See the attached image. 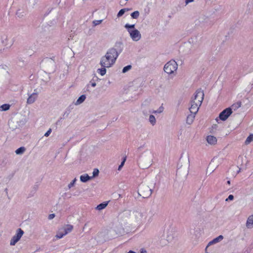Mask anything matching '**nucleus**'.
Instances as JSON below:
<instances>
[{"label": "nucleus", "mask_w": 253, "mask_h": 253, "mask_svg": "<svg viewBox=\"0 0 253 253\" xmlns=\"http://www.w3.org/2000/svg\"><path fill=\"white\" fill-rule=\"evenodd\" d=\"M80 179L82 182H86L92 179V177L89 176L87 174H85L81 175Z\"/></svg>", "instance_id": "nucleus-20"}, {"label": "nucleus", "mask_w": 253, "mask_h": 253, "mask_svg": "<svg viewBox=\"0 0 253 253\" xmlns=\"http://www.w3.org/2000/svg\"><path fill=\"white\" fill-rule=\"evenodd\" d=\"M62 228H63L65 232L66 233V235L72 231V230L73 229V226L72 225H70V224H67V225H66L65 226L62 227Z\"/></svg>", "instance_id": "nucleus-22"}, {"label": "nucleus", "mask_w": 253, "mask_h": 253, "mask_svg": "<svg viewBox=\"0 0 253 253\" xmlns=\"http://www.w3.org/2000/svg\"><path fill=\"white\" fill-rule=\"evenodd\" d=\"M172 239H173V236H172V235H171V236L168 237L167 241L168 242L171 241Z\"/></svg>", "instance_id": "nucleus-42"}, {"label": "nucleus", "mask_w": 253, "mask_h": 253, "mask_svg": "<svg viewBox=\"0 0 253 253\" xmlns=\"http://www.w3.org/2000/svg\"><path fill=\"white\" fill-rule=\"evenodd\" d=\"M208 247L207 246V248H206V250H205V251H206V253H208V252H207V248H208Z\"/></svg>", "instance_id": "nucleus-47"}, {"label": "nucleus", "mask_w": 253, "mask_h": 253, "mask_svg": "<svg viewBox=\"0 0 253 253\" xmlns=\"http://www.w3.org/2000/svg\"><path fill=\"white\" fill-rule=\"evenodd\" d=\"M218 166V165L217 162L214 160H212L207 169L206 172V175H211L217 168Z\"/></svg>", "instance_id": "nucleus-11"}, {"label": "nucleus", "mask_w": 253, "mask_h": 253, "mask_svg": "<svg viewBox=\"0 0 253 253\" xmlns=\"http://www.w3.org/2000/svg\"><path fill=\"white\" fill-rule=\"evenodd\" d=\"M65 235H66V233L65 232L63 228L61 227L57 231L55 237L57 239H61Z\"/></svg>", "instance_id": "nucleus-19"}, {"label": "nucleus", "mask_w": 253, "mask_h": 253, "mask_svg": "<svg viewBox=\"0 0 253 253\" xmlns=\"http://www.w3.org/2000/svg\"><path fill=\"white\" fill-rule=\"evenodd\" d=\"M153 163V154L149 151H145L142 153L138 159L137 164L141 169L149 168Z\"/></svg>", "instance_id": "nucleus-2"}, {"label": "nucleus", "mask_w": 253, "mask_h": 253, "mask_svg": "<svg viewBox=\"0 0 253 253\" xmlns=\"http://www.w3.org/2000/svg\"><path fill=\"white\" fill-rule=\"evenodd\" d=\"M85 98H86L85 95H81L78 99V100H77L75 104L76 105H79V104H81L82 103H83L84 101Z\"/></svg>", "instance_id": "nucleus-26"}, {"label": "nucleus", "mask_w": 253, "mask_h": 253, "mask_svg": "<svg viewBox=\"0 0 253 253\" xmlns=\"http://www.w3.org/2000/svg\"><path fill=\"white\" fill-rule=\"evenodd\" d=\"M129 36L134 42H138L141 38V35L140 32L138 30H129L128 31Z\"/></svg>", "instance_id": "nucleus-12"}, {"label": "nucleus", "mask_w": 253, "mask_h": 253, "mask_svg": "<svg viewBox=\"0 0 253 253\" xmlns=\"http://www.w3.org/2000/svg\"><path fill=\"white\" fill-rule=\"evenodd\" d=\"M24 151L25 148L24 147H20L16 150L15 153H16V154H20L23 153L24 152Z\"/></svg>", "instance_id": "nucleus-32"}, {"label": "nucleus", "mask_w": 253, "mask_h": 253, "mask_svg": "<svg viewBox=\"0 0 253 253\" xmlns=\"http://www.w3.org/2000/svg\"><path fill=\"white\" fill-rule=\"evenodd\" d=\"M151 218L146 212L126 211L119 213L112 232L116 237L133 233L138 230L142 222L149 221Z\"/></svg>", "instance_id": "nucleus-1"}, {"label": "nucleus", "mask_w": 253, "mask_h": 253, "mask_svg": "<svg viewBox=\"0 0 253 253\" xmlns=\"http://www.w3.org/2000/svg\"><path fill=\"white\" fill-rule=\"evenodd\" d=\"M76 181H77V178H75L70 183L68 184V188L70 189L71 188H72L73 187H74Z\"/></svg>", "instance_id": "nucleus-31"}, {"label": "nucleus", "mask_w": 253, "mask_h": 253, "mask_svg": "<svg viewBox=\"0 0 253 253\" xmlns=\"http://www.w3.org/2000/svg\"><path fill=\"white\" fill-rule=\"evenodd\" d=\"M223 236L222 235H219L217 237L214 238L212 241L210 242L208 244V247L209 246H211L212 244H216V243H217L220 242L221 241H222L223 240Z\"/></svg>", "instance_id": "nucleus-18"}, {"label": "nucleus", "mask_w": 253, "mask_h": 253, "mask_svg": "<svg viewBox=\"0 0 253 253\" xmlns=\"http://www.w3.org/2000/svg\"><path fill=\"white\" fill-rule=\"evenodd\" d=\"M139 15V12L138 11H135L131 14V16L132 18L137 19Z\"/></svg>", "instance_id": "nucleus-30"}, {"label": "nucleus", "mask_w": 253, "mask_h": 253, "mask_svg": "<svg viewBox=\"0 0 253 253\" xmlns=\"http://www.w3.org/2000/svg\"><path fill=\"white\" fill-rule=\"evenodd\" d=\"M189 157L188 155L185 154L180 159L177 174L181 176H186L189 172Z\"/></svg>", "instance_id": "nucleus-5"}, {"label": "nucleus", "mask_w": 253, "mask_h": 253, "mask_svg": "<svg viewBox=\"0 0 253 253\" xmlns=\"http://www.w3.org/2000/svg\"><path fill=\"white\" fill-rule=\"evenodd\" d=\"M204 93L203 91L201 89H199L196 91L194 96V98L192 99L191 101L202 104L204 99Z\"/></svg>", "instance_id": "nucleus-9"}, {"label": "nucleus", "mask_w": 253, "mask_h": 253, "mask_svg": "<svg viewBox=\"0 0 253 253\" xmlns=\"http://www.w3.org/2000/svg\"><path fill=\"white\" fill-rule=\"evenodd\" d=\"M131 67L130 65H128L127 66L125 67L123 69V73H125L127 71L130 69Z\"/></svg>", "instance_id": "nucleus-36"}, {"label": "nucleus", "mask_w": 253, "mask_h": 253, "mask_svg": "<svg viewBox=\"0 0 253 253\" xmlns=\"http://www.w3.org/2000/svg\"><path fill=\"white\" fill-rule=\"evenodd\" d=\"M51 131V129H49V130H48V131H47V132L44 134V136H48L50 134V133Z\"/></svg>", "instance_id": "nucleus-40"}, {"label": "nucleus", "mask_w": 253, "mask_h": 253, "mask_svg": "<svg viewBox=\"0 0 253 253\" xmlns=\"http://www.w3.org/2000/svg\"><path fill=\"white\" fill-rule=\"evenodd\" d=\"M91 85L92 86H95L96 85V83H92V84H91Z\"/></svg>", "instance_id": "nucleus-45"}, {"label": "nucleus", "mask_w": 253, "mask_h": 253, "mask_svg": "<svg viewBox=\"0 0 253 253\" xmlns=\"http://www.w3.org/2000/svg\"><path fill=\"white\" fill-rule=\"evenodd\" d=\"M10 105L8 104H4L0 106V112L6 111L10 108Z\"/></svg>", "instance_id": "nucleus-23"}, {"label": "nucleus", "mask_w": 253, "mask_h": 253, "mask_svg": "<svg viewBox=\"0 0 253 253\" xmlns=\"http://www.w3.org/2000/svg\"><path fill=\"white\" fill-rule=\"evenodd\" d=\"M155 185V183L152 180H148L142 182L139 185L138 190V194L143 198L150 196L152 194V190L154 188Z\"/></svg>", "instance_id": "nucleus-4"}, {"label": "nucleus", "mask_w": 253, "mask_h": 253, "mask_svg": "<svg viewBox=\"0 0 253 253\" xmlns=\"http://www.w3.org/2000/svg\"><path fill=\"white\" fill-rule=\"evenodd\" d=\"M38 95L36 93H34L30 95L27 100V103L28 104H32L34 103L36 98H37Z\"/></svg>", "instance_id": "nucleus-17"}, {"label": "nucleus", "mask_w": 253, "mask_h": 253, "mask_svg": "<svg viewBox=\"0 0 253 253\" xmlns=\"http://www.w3.org/2000/svg\"><path fill=\"white\" fill-rule=\"evenodd\" d=\"M253 142V134H251L245 141V144L248 145Z\"/></svg>", "instance_id": "nucleus-25"}, {"label": "nucleus", "mask_w": 253, "mask_h": 253, "mask_svg": "<svg viewBox=\"0 0 253 253\" xmlns=\"http://www.w3.org/2000/svg\"><path fill=\"white\" fill-rule=\"evenodd\" d=\"M54 62L51 58H46L42 61V66L47 72H51L54 70Z\"/></svg>", "instance_id": "nucleus-7"}, {"label": "nucleus", "mask_w": 253, "mask_h": 253, "mask_svg": "<svg viewBox=\"0 0 253 253\" xmlns=\"http://www.w3.org/2000/svg\"><path fill=\"white\" fill-rule=\"evenodd\" d=\"M193 1V0H186V3H188L189 2H192Z\"/></svg>", "instance_id": "nucleus-44"}, {"label": "nucleus", "mask_w": 253, "mask_h": 253, "mask_svg": "<svg viewBox=\"0 0 253 253\" xmlns=\"http://www.w3.org/2000/svg\"><path fill=\"white\" fill-rule=\"evenodd\" d=\"M246 226L248 229H251L253 227V215H251L248 217Z\"/></svg>", "instance_id": "nucleus-16"}, {"label": "nucleus", "mask_w": 253, "mask_h": 253, "mask_svg": "<svg viewBox=\"0 0 253 253\" xmlns=\"http://www.w3.org/2000/svg\"><path fill=\"white\" fill-rule=\"evenodd\" d=\"M1 42L4 47L9 48L13 44L14 40L12 38L4 35L1 37Z\"/></svg>", "instance_id": "nucleus-8"}, {"label": "nucleus", "mask_w": 253, "mask_h": 253, "mask_svg": "<svg viewBox=\"0 0 253 253\" xmlns=\"http://www.w3.org/2000/svg\"><path fill=\"white\" fill-rule=\"evenodd\" d=\"M102 22V20H94L93 21V24L94 26H96L101 24Z\"/></svg>", "instance_id": "nucleus-38"}, {"label": "nucleus", "mask_w": 253, "mask_h": 253, "mask_svg": "<svg viewBox=\"0 0 253 253\" xmlns=\"http://www.w3.org/2000/svg\"><path fill=\"white\" fill-rule=\"evenodd\" d=\"M232 113V109L230 108H227L219 114V118L222 121H225Z\"/></svg>", "instance_id": "nucleus-13"}, {"label": "nucleus", "mask_w": 253, "mask_h": 253, "mask_svg": "<svg viewBox=\"0 0 253 253\" xmlns=\"http://www.w3.org/2000/svg\"><path fill=\"white\" fill-rule=\"evenodd\" d=\"M163 111V107H161L159 108V109L157 110L153 111L152 113H161Z\"/></svg>", "instance_id": "nucleus-37"}, {"label": "nucleus", "mask_w": 253, "mask_h": 253, "mask_svg": "<svg viewBox=\"0 0 253 253\" xmlns=\"http://www.w3.org/2000/svg\"><path fill=\"white\" fill-rule=\"evenodd\" d=\"M98 174H99V170L97 169H93V171L92 172V176L91 177H92V178L95 177H96L98 175Z\"/></svg>", "instance_id": "nucleus-33"}, {"label": "nucleus", "mask_w": 253, "mask_h": 253, "mask_svg": "<svg viewBox=\"0 0 253 253\" xmlns=\"http://www.w3.org/2000/svg\"><path fill=\"white\" fill-rule=\"evenodd\" d=\"M125 27L127 30L128 32L129 30L130 31V30H136L135 28L134 24L130 25L129 24H126L125 26Z\"/></svg>", "instance_id": "nucleus-27"}, {"label": "nucleus", "mask_w": 253, "mask_h": 253, "mask_svg": "<svg viewBox=\"0 0 253 253\" xmlns=\"http://www.w3.org/2000/svg\"><path fill=\"white\" fill-rule=\"evenodd\" d=\"M234 198V196L232 195H230L228 196V198L226 200V201H227L228 200H232Z\"/></svg>", "instance_id": "nucleus-39"}, {"label": "nucleus", "mask_w": 253, "mask_h": 253, "mask_svg": "<svg viewBox=\"0 0 253 253\" xmlns=\"http://www.w3.org/2000/svg\"><path fill=\"white\" fill-rule=\"evenodd\" d=\"M177 69V64L174 60L168 62L164 66V71L169 74L173 73Z\"/></svg>", "instance_id": "nucleus-6"}, {"label": "nucleus", "mask_w": 253, "mask_h": 253, "mask_svg": "<svg viewBox=\"0 0 253 253\" xmlns=\"http://www.w3.org/2000/svg\"><path fill=\"white\" fill-rule=\"evenodd\" d=\"M23 234V231L21 229L18 228L16 231V234L11 239L10 245L14 246L20 240Z\"/></svg>", "instance_id": "nucleus-10"}, {"label": "nucleus", "mask_w": 253, "mask_h": 253, "mask_svg": "<svg viewBox=\"0 0 253 253\" xmlns=\"http://www.w3.org/2000/svg\"><path fill=\"white\" fill-rule=\"evenodd\" d=\"M107 205H108V202H104L103 203H101V204L98 205L96 207V209L98 211L102 210L105 209L107 207Z\"/></svg>", "instance_id": "nucleus-24"}, {"label": "nucleus", "mask_w": 253, "mask_h": 253, "mask_svg": "<svg viewBox=\"0 0 253 253\" xmlns=\"http://www.w3.org/2000/svg\"><path fill=\"white\" fill-rule=\"evenodd\" d=\"M196 114V113H190V114H189L187 117L186 122L187 124L190 125L193 122Z\"/></svg>", "instance_id": "nucleus-21"}, {"label": "nucleus", "mask_w": 253, "mask_h": 253, "mask_svg": "<svg viewBox=\"0 0 253 253\" xmlns=\"http://www.w3.org/2000/svg\"><path fill=\"white\" fill-rule=\"evenodd\" d=\"M201 104L191 101L189 111L191 113H196L198 112Z\"/></svg>", "instance_id": "nucleus-14"}, {"label": "nucleus", "mask_w": 253, "mask_h": 253, "mask_svg": "<svg viewBox=\"0 0 253 253\" xmlns=\"http://www.w3.org/2000/svg\"><path fill=\"white\" fill-rule=\"evenodd\" d=\"M126 11V9H121L119 12H118V14H117V16L118 17H120L121 16H122L124 13Z\"/></svg>", "instance_id": "nucleus-34"}, {"label": "nucleus", "mask_w": 253, "mask_h": 253, "mask_svg": "<svg viewBox=\"0 0 253 253\" xmlns=\"http://www.w3.org/2000/svg\"><path fill=\"white\" fill-rule=\"evenodd\" d=\"M206 140L209 144L211 145H215L217 143V138L213 135H208L206 137Z\"/></svg>", "instance_id": "nucleus-15"}, {"label": "nucleus", "mask_w": 253, "mask_h": 253, "mask_svg": "<svg viewBox=\"0 0 253 253\" xmlns=\"http://www.w3.org/2000/svg\"><path fill=\"white\" fill-rule=\"evenodd\" d=\"M149 121L152 126H154L156 123V120L154 116L153 115H150L149 118Z\"/></svg>", "instance_id": "nucleus-28"}, {"label": "nucleus", "mask_w": 253, "mask_h": 253, "mask_svg": "<svg viewBox=\"0 0 253 253\" xmlns=\"http://www.w3.org/2000/svg\"><path fill=\"white\" fill-rule=\"evenodd\" d=\"M55 217V214H50L49 215V216H48V218L49 219H53L54 217Z\"/></svg>", "instance_id": "nucleus-41"}, {"label": "nucleus", "mask_w": 253, "mask_h": 253, "mask_svg": "<svg viewBox=\"0 0 253 253\" xmlns=\"http://www.w3.org/2000/svg\"><path fill=\"white\" fill-rule=\"evenodd\" d=\"M69 51L70 52V54H71V55L72 56H73L74 55V53L72 51L71 49H69Z\"/></svg>", "instance_id": "nucleus-43"}, {"label": "nucleus", "mask_w": 253, "mask_h": 253, "mask_svg": "<svg viewBox=\"0 0 253 253\" xmlns=\"http://www.w3.org/2000/svg\"><path fill=\"white\" fill-rule=\"evenodd\" d=\"M227 183H228V184H230V181H227Z\"/></svg>", "instance_id": "nucleus-48"}, {"label": "nucleus", "mask_w": 253, "mask_h": 253, "mask_svg": "<svg viewBox=\"0 0 253 253\" xmlns=\"http://www.w3.org/2000/svg\"><path fill=\"white\" fill-rule=\"evenodd\" d=\"M127 253H136L132 251H129Z\"/></svg>", "instance_id": "nucleus-46"}, {"label": "nucleus", "mask_w": 253, "mask_h": 253, "mask_svg": "<svg viewBox=\"0 0 253 253\" xmlns=\"http://www.w3.org/2000/svg\"><path fill=\"white\" fill-rule=\"evenodd\" d=\"M126 161V157H124L123 161L122 162L121 165L118 167V170H121L122 167L124 166V164Z\"/></svg>", "instance_id": "nucleus-35"}, {"label": "nucleus", "mask_w": 253, "mask_h": 253, "mask_svg": "<svg viewBox=\"0 0 253 253\" xmlns=\"http://www.w3.org/2000/svg\"><path fill=\"white\" fill-rule=\"evenodd\" d=\"M106 67H102V68L101 69H98L97 70V71L101 75V76H103L106 73Z\"/></svg>", "instance_id": "nucleus-29"}, {"label": "nucleus", "mask_w": 253, "mask_h": 253, "mask_svg": "<svg viewBox=\"0 0 253 253\" xmlns=\"http://www.w3.org/2000/svg\"><path fill=\"white\" fill-rule=\"evenodd\" d=\"M117 57V50L115 48H111L101 58L100 64L102 67H111L115 63Z\"/></svg>", "instance_id": "nucleus-3"}]
</instances>
